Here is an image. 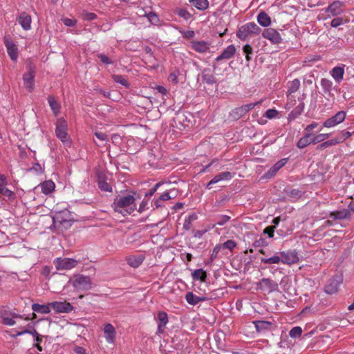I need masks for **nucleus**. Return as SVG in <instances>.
Wrapping results in <instances>:
<instances>
[{"label":"nucleus","mask_w":354,"mask_h":354,"mask_svg":"<svg viewBox=\"0 0 354 354\" xmlns=\"http://www.w3.org/2000/svg\"><path fill=\"white\" fill-rule=\"evenodd\" d=\"M104 337L107 343L113 344L116 339V330L114 326L109 324H105L103 327Z\"/></svg>","instance_id":"nucleus-13"},{"label":"nucleus","mask_w":354,"mask_h":354,"mask_svg":"<svg viewBox=\"0 0 354 354\" xmlns=\"http://www.w3.org/2000/svg\"><path fill=\"white\" fill-rule=\"evenodd\" d=\"M260 103H261V102L259 101L256 103H249V104L243 105L242 106L236 109V111H237V113H239L240 114V115H243L245 114L246 113H248V111H250V110H252V109H254L256 105H257Z\"/></svg>","instance_id":"nucleus-32"},{"label":"nucleus","mask_w":354,"mask_h":354,"mask_svg":"<svg viewBox=\"0 0 354 354\" xmlns=\"http://www.w3.org/2000/svg\"><path fill=\"white\" fill-rule=\"evenodd\" d=\"M49 106L55 115H57L60 111V105L53 96L48 97Z\"/></svg>","instance_id":"nucleus-31"},{"label":"nucleus","mask_w":354,"mask_h":354,"mask_svg":"<svg viewBox=\"0 0 354 354\" xmlns=\"http://www.w3.org/2000/svg\"><path fill=\"white\" fill-rule=\"evenodd\" d=\"M274 227H275L274 226H269V227H266L264 230V233L268 234V235L270 238L272 237L274 235Z\"/></svg>","instance_id":"nucleus-59"},{"label":"nucleus","mask_w":354,"mask_h":354,"mask_svg":"<svg viewBox=\"0 0 354 354\" xmlns=\"http://www.w3.org/2000/svg\"><path fill=\"white\" fill-rule=\"evenodd\" d=\"M342 283L341 275H337L331 279L325 286V292L327 294H334L337 292L339 285Z\"/></svg>","instance_id":"nucleus-14"},{"label":"nucleus","mask_w":354,"mask_h":354,"mask_svg":"<svg viewBox=\"0 0 354 354\" xmlns=\"http://www.w3.org/2000/svg\"><path fill=\"white\" fill-rule=\"evenodd\" d=\"M69 283L77 290H86L91 288V281L88 277L77 274L70 279Z\"/></svg>","instance_id":"nucleus-3"},{"label":"nucleus","mask_w":354,"mask_h":354,"mask_svg":"<svg viewBox=\"0 0 354 354\" xmlns=\"http://www.w3.org/2000/svg\"><path fill=\"white\" fill-rule=\"evenodd\" d=\"M278 114L279 111L277 110L274 109H270L266 111L264 116L268 119H273L276 118L278 116Z\"/></svg>","instance_id":"nucleus-45"},{"label":"nucleus","mask_w":354,"mask_h":354,"mask_svg":"<svg viewBox=\"0 0 354 354\" xmlns=\"http://www.w3.org/2000/svg\"><path fill=\"white\" fill-rule=\"evenodd\" d=\"M257 331L261 332L264 330L270 329L271 323L266 321H257L254 322Z\"/></svg>","instance_id":"nucleus-36"},{"label":"nucleus","mask_w":354,"mask_h":354,"mask_svg":"<svg viewBox=\"0 0 354 354\" xmlns=\"http://www.w3.org/2000/svg\"><path fill=\"white\" fill-rule=\"evenodd\" d=\"M236 246V243L233 240H228L223 244V247L227 248L230 250H233Z\"/></svg>","instance_id":"nucleus-51"},{"label":"nucleus","mask_w":354,"mask_h":354,"mask_svg":"<svg viewBox=\"0 0 354 354\" xmlns=\"http://www.w3.org/2000/svg\"><path fill=\"white\" fill-rule=\"evenodd\" d=\"M112 77H113V80L114 82H115L118 84H120L121 85H122L125 87H129V84L128 81L122 75H113Z\"/></svg>","instance_id":"nucleus-41"},{"label":"nucleus","mask_w":354,"mask_h":354,"mask_svg":"<svg viewBox=\"0 0 354 354\" xmlns=\"http://www.w3.org/2000/svg\"><path fill=\"white\" fill-rule=\"evenodd\" d=\"M302 328L300 326L293 327L289 332V335L292 338H297L301 336Z\"/></svg>","instance_id":"nucleus-42"},{"label":"nucleus","mask_w":354,"mask_h":354,"mask_svg":"<svg viewBox=\"0 0 354 354\" xmlns=\"http://www.w3.org/2000/svg\"><path fill=\"white\" fill-rule=\"evenodd\" d=\"M233 177V174L230 171H224L215 176L207 184V187L210 189V185L223 180H229Z\"/></svg>","instance_id":"nucleus-19"},{"label":"nucleus","mask_w":354,"mask_h":354,"mask_svg":"<svg viewBox=\"0 0 354 354\" xmlns=\"http://www.w3.org/2000/svg\"><path fill=\"white\" fill-rule=\"evenodd\" d=\"M313 143L312 133H305V135L297 142V146L299 149H303Z\"/></svg>","instance_id":"nucleus-27"},{"label":"nucleus","mask_w":354,"mask_h":354,"mask_svg":"<svg viewBox=\"0 0 354 354\" xmlns=\"http://www.w3.org/2000/svg\"><path fill=\"white\" fill-rule=\"evenodd\" d=\"M185 299L189 304L194 306L200 301H205L206 297H198L195 295L193 292H188L185 295Z\"/></svg>","instance_id":"nucleus-25"},{"label":"nucleus","mask_w":354,"mask_h":354,"mask_svg":"<svg viewBox=\"0 0 354 354\" xmlns=\"http://www.w3.org/2000/svg\"><path fill=\"white\" fill-rule=\"evenodd\" d=\"M135 201L133 195L118 196L114 199L112 207L115 212L123 216L129 215L136 209Z\"/></svg>","instance_id":"nucleus-1"},{"label":"nucleus","mask_w":354,"mask_h":354,"mask_svg":"<svg viewBox=\"0 0 354 354\" xmlns=\"http://www.w3.org/2000/svg\"><path fill=\"white\" fill-rule=\"evenodd\" d=\"M197 219V215L196 214H190L188 217L185 219L183 223V228L185 230H189L191 229L192 222Z\"/></svg>","instance_id":"nucleus-37"},{"label":"nucleus","mask_w":354,"mask_h":354,"mask_svg":"<svg viewBox=\"0 0 354 354\" xmlns=\"http://www.w3.org/2000/svg\"><path fill=\"white\" fill-rule=\"evenodd\" d=\"M339 143H340V142H339V140L337 139V137L335 138H333V139H331L330 140L324 142V143H322L320 145V147H327L335 145H337V144H339Z\"/></svg>","instance_id":"nucleus-49"},{"label":"nucleus","mask_w":354,"mask_h":354,"mask_svg":"<svg viewBox=\"0 0 354 354\" xmlns=\"http://www.w3.org/2000/svg\"><path fill=\"white\" fill-rule=\"evenodd\" d=\"M300 87V81L295 79L288 83V95L295 93Z\"/></svg>","instance_id":"nucleus-35"},{"label":"nucleus","mask_w":354,"mask_h":354,"mask_svg":"<svg viewBox=\"0 0 354 354\" xmlns=\"http://www.w3.org/2000/svg\"><path fill=\"white\" fill-rule=\"evenodd\" d=\"M259 32L260 28L256 24H245L239 28L236 35L239 39L245 40L248 37L259 34Z\"/></svg>","instance_id":"nucleus-6"},{"label":"nucleus","mask_w":354,"mask_h":354,"mask_svg":"<svg viewBox=\"0 0 354 354\" xmlns=\"http://www.w3.org/2000/svg\"><path fill=\"white\" fill-rule=\"evenodd\" d=\"M351 133L348 131H343L342 133L337 137V139L339 140V142H344L345 140L351 136Z\"/></svg>","instance_id":"nucleus-54"},{"label":"nucleus","mask_w":354,"mask_h":354,"mask_svg":"<svg viewBox=\"0 0 354 354\" xmlns=\"http://www.w3.org/2000/svg\"><path fill=\"white\" fill-rule=\"evenodd\" d=\"M346 113L345 111H341L337 112L335 115L327 119L324 123L323 127L326 128H332L342 123L346 118Z\"/></svg>","instance_id":"nucleus-11"},{"label":"nucleus","mask_w":354,"mask_h":354,"mask_svg":"<svg viewBox=\"0 0 354 354\" xmlns=\"http://www.w3.org/2000/svg\"><path fill=\"white\" fill-rule=\"evenodd\" d=\"M259 288L269 292L278 290V283L270 279L263 278L259 281Z\"/></svg>","instance_id":"nucleus-16"},{"label":"nucleus","mask_w":354,"mask_h":354,"mask_svg":"<svg viewBox=\"0 0 354 354\" xmlns=\"http://www.w3.org/2000/svg\"><path fill=\"white\" fill-rule=\"evenodd\" d=\"M192 48L198 53H205L209 50V44L207 42L201 41H193Z\"/></svg>","instance_id":"nucleus-24"},{"label":"nucleus","mask_w":354,"mask_h":354,"mask_svg":"<svg viewBox=\"0 0 354 354\" xmlns=\"http://www.w3.org/2000/svg\"><path fill=\"white\" fill-rule=\"evenodd\" d=\"M177 196V192L175 189H171L169 192L163 193L160 196V200L167 201L174 198Z\"/></svg>","instance_id":"nucleus-38"},{"label":"nucleus","mask_w":354,"mask_h":354,"mask_svg":"<svg viewBox=\"0 0 354 354\" xmlns=\"http://www.w3.org/2000/svg\"><path fill=\"white\" fill-rule=\"evenodd\" d=\"M77 261L71 258H57L54 260V265L57 270H70L73 268Z\"/></svg>","instance_id":"nucleus-10"},{"label":"nucleus","mask_w":354,"mask_h":354,"mask_svg":"<svg viewBox=\"0 0 354 354\" xmlns=\"http://www.w3.org/2000/svg\"><path fill=\"white\" fill-rule=\"evenodd\" d=\"M24 334H30L35 338L39 336L38 333L35 329H32V330L25 329L24 330L19 331L17 333L16 336H20V335H22Z\"/></svg>","instance_id":"nucleus-48"},{"label":"nucleus","mask_w":354,"mask_h":354,"mask_svg":"<svg viewBox=\"0 0 354 354\" xmlns=\"http://www.w3.org/2000/svg\"><path fill=\"white\" fill-rule=\"evenodd\" d=\"M147 18L150 22H152L153 21H157L158 19V16L153 12H149L147 15Z\"/></svg>","instance_id":"nucleus-63"},{"label":"nucleus","mask_w":354,"mask_h":354,"mask_svg":"<svg viewBox=\"0 0 354 354\" xmlns=\"http://www.w3.org/2000/svg\"><path fill=\"white\" fill-rule=\"evenodd\" d=\"M0 194L12 200L14 199L15 196V194L13 192L8 189L6 186L3 187V185L0 186Z\"/></svg>","instance_id":"nucleus-39"},{"label":"nucleus","mask_w":354,"mask_h":354,"mask_svg":"<svg viewBox=\"0 0 354 354\" xmlns=\"http://www.w3.org/2000/svg\"><path fill=\"white\" fill-rule=\"evenodd\" d=\"M349 214H350V213H349L348 210H347V209H343L341 211L334 212H332L330 215V218H331L332 220H330V219L327 220L324 223H327L328 225H333V221H335L337 220H342L344 218H346L349 216Z\"/></svg>","instance_id":"nucleus-18"},{"label":"nucleus","mask_w":354,"mask_h":354,"mask_svg":"<svg viewBox=\"0 0 354 354\" xmlns=\"http://www.w3.org/2000/svg\"><path fill=\"white\" fill-rule=\"evenodd\" d=\"M158 319L159 321V324L162 325L166 326L168 322L167 315L165 312H160L158 314Z\"/></svg>","instance_id":"nucleus-47"},{"label":"nucleus","mask_w":354,"mask_h":354,"mask_svg":"<svg viewBox=\"0 0 354 354\" xmlns=\"http://www.w3.org/2000/svg\"><path fill=\"white\" fill-rule=\"evenodd\" d=\"M230 220V217L227 216H223L216 223L218 225H223Z\"/></svg>","instance_id":"nucleus-61"},{"label":"nucleus","mask_w":354,"mask_h":354,"mask_svg":"<svg viewBox=\"0 0 354 354\" xmlns=\"http://www.w3.org/2000/svg\"><path fill=\"white\" fill-rule=\"evenodd\" d=\"M0 317L2 318V322L3 324L10 326H14L15 324H17V322L15 320L16 319L21 318V317L18 315H14L12 317H8L1 312H0Z\"/></svg>","instance_id":"nucleus-28"},{"label":"nucleus","mask_w":354,"mask_h":354,"mask_svg":"<svg viewBox=\"0 0 354 354\" xmlns=\"http://www.w3.org/2000/svg\"><path fill=\"white\" fill-rule=\"evenodd\" d=\"M288 162V158H283L275 163L266 174V178H271L274 176L276 173L283 167Z\"/></svg>","instance_id":"nucleus-23"},{"label":"nucleus","mask_w":354,"mask_h":354,"mask_svg":"<svg viewBox=\"0 0 354 354\" xmlns=\"http://www.w3.org/2000/svg\"><path fill=\"white\" fill-rule=\"evenodd\" d=\"M148 204L149 201L144 199L139 205L138 212L140 213L145 212L147 209H148Z\"/></svg>","instance_id":"nucleus-52"},{"label":"nucleus","mask_w":354,"mask_h":354,"mask_svg":"<svg viewBox=\"0 0 354 354\" xmlns=\"http://www.w3.org/2000/svg\"><path fill=\"white\" fill-rule=\"evenodd\" d=\"M144 260L142 255H133L127 258L128 264L133 268H138Z\"/></svg>","instance_id":"nucleus-30"},{"label":"nucleus","mask_w":354,"mask_h":354,"mask_svg":"<svg viewBox=\"0 0 354 354\" xmlns=\"http://www.w3.org/2000/svg\"><path fill=\"white\" fill-rule=\"evenodd\" d=\"M95 136L96 138L100 140V141L105 142L108 140V137L106 134L102 133V132H95Z\"/></svg>","instance_id":"nucleus-56"},{"label":"nucleus","mask_w":354,"mask_h":354,"mask_svg":"<svg viewBox=\"0 0 354 354\" xmlns=\"http://www.w3.org/2000/svg\"><path fill=\"white\" fill-rule=\"evenodd\" d=\"M97 57L100 58V61L105 64H112L111 59L104 54H99Z\"/></svg>","instance_id":"nucleus-53"},{"label":"nucleus","mask_w":354,"mask_h":354,"mask_svg":"<svg viewBox=\"0 0 354 354\" xmlns=\"http://www.w3.org/2000/svg\"><path fill=\"white\" fill-rule=\"evenodd\" d=\"M192 278L194 280H199L201 281H204L207 274L205 270L203 269H196L194 270V272L192 274Z\"/></svg>","instance_id":"nucleus-33"},{"label":"nucleus","mask_w":354,"mask_h":354,"mask_svg":"<svg viewBox=\"0 0 354 354\" xmlns=\"http://www.w3.org/2000/svg\"><path fill=\"white\" fill-rule=\"evenodd\" d=\"M261 262L266 264H279L282 263L281 252L275 253L273 256L268 258H261Z\"/></svg>","instance_id":"nucleus-29"},{"label":"nucleus","mask_w":354,"mask_h":354,"mask_svg":"<svg viewBox=\"0 0 354 354\" xmlns=\"http://www.w3.org/2000/svg\"><path fill=\"white\" fill-rule=\"evenodd\" d=\"M73 220L72 215L67 209L57 212L53 216L55 225L60 224L64 227H70L72 225Z\"/></svg>","instance_id":"nucleus-5"},{"label":"nucleus","mask_w":354,"mask_h":354,"mask_svg":"<svg viewBox=\"0 0 354 354\" xmlns=\"http://www.w3.org/2000/svg\"><path fill=\"white\" fill-rule=\"evenodd\" d=\"M236 49L234 45L227 46L222 52V53L216 58L217 62L222 59H228L232 58L235 53Z\"/></svg>","instance_id":"nucleus-21"},{"label":"nucleus","mask_w":354,"mask_h":354,"mask_svg":"<svg viewBox=\"0 0 354 354\" xmlns=\"http://www.w3.org/2000/svg\"><path fill=\"white\" fill-rule=\"evenodd\" d=\"M344 67L345 66L342 64L333 68L330 71V75L337 84H340L344 80Z\"/></svg>","instance_id":"nucleus-17"},{"label":"nucleus","mask_w":354,"mask_h":354,"mask_svg":"<svg viewBox=\"0 0 354 354\" xmlns=\"http://www.w3.org/2000/svg\"><path fill=\"white\" fill-rule=\"evenodd\" d=\"M26 69L27 71L23 75L24 84L28 91H32L35 85V66L29 64L27 65Z\"/></svg>","instance_id":"nucleus-8"},{"label":"nucleus","mask_w":354,"mask_h":354,"mask_svg":"<svg viewBox=\"0 0 354 354\" xmlns=\"http://www.w3.org/2000/svg\"><path fill=\"white\" fill-rule=\"evenodd\" d=\"M19 22H31V17L26 12H22L19 17Z\"/></svg>","instance_id":"nucleus-50"},{"label":"nucleus","mask_w":354,"mask_h":354,"mask_svg":"<svg viewBox=\"0 0 354 354\" xmlns=\"http://www.w3.org/2000/svg\"><path fill=\"white\" fill-rule=\"evenodd\" d=\"M68 124L65 120L59 118L56 123L55 133L57 137L64 144L70 142L69 136L67 133Z\"/></svg>","instance_id":"nucleus-7"},{"label":"nucleus","mask_w":354,"mask_h":354,"mask_svg":"<svg viewBox=\"0 0 354 354\" xmlns=\"http://www.w3.org/2000/svg\"><path fill=\"white\" fill-rule=\"evenodd\" d=\"M178 72H174V73H171L169 76V81L174 83V84H177L178 82Z\"/></svg>","instance_id":"nucleus-55"},{"label":"nucleus","mask_w":354,"mask_h":354,"mask_svg":"<svg viewBox=\"0 0 354 354\" xmlns=\"http://www.w3.org/2000/svg\"><path fill=\"white\" fill-rule=\"evenodd\" d=\"M282 263L292 265L298 263L299 257L295 251L281 252Z\"/></svg>","instance_id":"nucleus-15"},{"label":"nucleus","mask_w":354,"mask_h":354,"mask_svg":"<svg viewBox=\"0 0 354 354\" xmlns=\"http://www.w3.org/2000/svg\"><path fill=\"white\" fill-rule=\"evenodd\" d=\"M175 13L185 20H188L191 17V15L187 12V10L183 8L176 9Z\"/></svg>","instance_id":"nucleus-43"},{"label":"nucleus","mask_w":354,"mask_h":354,"mask_svg":"<svg viewBox=\"0 0 354 354\" xmlns=\"http://www.w3.org/2000/svg\"><path fill=\"white\" fill-rule=\"evenodd\" d=\"M329 136H330L329 133H320V134L317 135V136H314L312 133L313 143V144H317V143L323 142L324 140H325L326 139L329 138Z\"/></svg>","instance_id":"nucleus-40"},{"label":"nucleus","mask_w":354,"mask_h":354,"mask_svg":"<svg viewBox=\"0 0 354 354\" xmlns=\"http://www.w3.org/2000/svg\"><path fill=\"white\" fill-rule=\"evenodd\" d=\"M50 305L49 303L48 304H33L32 305V310L35 313H40V314H48L50 313Z\"/></svg>","instance_id":"nucleus-26"},{"label":"nucleus","mask_w":354,"mask_h":354,"mask_svg":"<svg viewBox=\"0 0 354 354\" xmlns=\"http://www.w3.org/2000/svg\"><path fill=\"white\" fill-rule=\"evenodd\" d=\"M39 187L41 188L43 194L47 195L52 193L55 190V184L53 180H48L41 183L38 186L35 187V189H37Z\"/></svg>","instance_id":"nucleus-22"},{"label":"nucleus","mask_w":354,"mask_h":354,"mask_svg":"<svg viewBox=\"0 0 354 354\" xmlns=\"http://www.w3.org/2000/svg\"><path fill=\"white\" fill-rule=\"evenodd\" d=\"M74 352L75 354H86V350L81 346H75Z\"/></svg>","instance_id":"nucleus-64"},{"label":"nucleus","mask_w":354,"mask_h":354,"mask_svg":"<svg viewBox=\"0 0 354 354\" xmlns=\"http://www.w3.org/2000/svg\"><path fill=\"white\" fill-rule=\"evenodd\" d=\"M343 3L339 1H335L326 9L322 10L318 16L317 19L319 21L327 20L331 16H337L339 15L343 9Z\"/></svg>","instance_id":"nucleus-2"},{"label":"nucleus","mask_w":354,"mask_h":354,"mask_svg":"<svg viewBox=\"0 0 354 354\" xmlns=\"http://www.w3.org/2000/svg\"><path fill=\"white\" fill-rule=\"evenodd\" d=\"M258 22H271L270 17L263 11H261L257 16Z\"/></svg>","instance_id":"nucleus-46"},{"label":"nucleus","mask_w":354,"mask_h":354,"mask_svg":"<svg viewBox=\"0 0 354 354\" xmlns=\"http://www.w3.org/2000/svg\"><path fill=\"white\" fill-rule=\"evenodd\" d=\"M320 85L323 91V94L327 100L334 99L335 94L339 92L338 85H334L333 82L326 78H322Z\"/></svg>","instance_id":"nucleus-4"},{"label":"nucleus","mask_w":354,"mask_h":354,"mask_svg":"<svg viewBox=\"0 0 354 354\" xmlns=\"http://www.w3.org/2000/svg\"><path fill=\"white\" fill-rule=\"evenodd\" d=\"M243 51L245 54H252L253 52L252 48L249 45L246 44L243 47Z\"/></svg>","instance_id":"nucleus-62"},{"label":"nucleus","mask_w":354,"mask_h":354,"mask_svg":"<svg viewBox=\"0 0 354 354\" xmlns=\"http://www.w3.org/2000/svg\"><path fill=\"white\" fill-rule=\"evenodd\" d=\"M97 19V15L93 12H82L81 19L83 21H93Z\"/></svg>","instance_id":"nucleus-44"},{"label":"nucleus","mask_w":354,"mask_h":354,"mask_svg":"<svg viewBox=\"0 0 354 354\" xmlns=\"http://www.w3.org/2000/svg\"><path fill=\"white\" fill-rule=\"evenodd\" d=\"M263 36L274 44H278L281 41V37L278 32L272 28L264 30L262 33Z\"/></svg>","instance_id":"nucleus-20"},{"label":"nucleus","mask_w":354,"mask_h":354,"mask_svg":"<svg viewBox=\"0 0 354 354\" xmlns=\"http://www.w3.org/2000/svg\"><path fill=\"white\" fill-rule=\"evenodd\" d=\"M189 3L199 10H205L209 6L207 0H189Z\"/></svg>","instance_id":"nucleus-34"},{"label":"nucleus","mask_w":354,"mask_h":354,"mask_svg":"<svg viewBox=\"0 0 354 354\" xmlns=\"http://www.w3.org/2000/svg\"><path fill=\"white\" fill-rule=\"evenodd\" d=\"M3 41L10 58L13 62H16L18 59L19 53L17 44L13 41L9 35L5 36Z\"/></svg>","instance_id":"nucleus-9"},{"label":"nucleus","mask_w":354,"mask_h":354,"mask_svg":"<svg viewBox=\"0 0 354 354\" xmlns=\"http://www.w3.org/2000/svg\"><path fill=\"white\" fill-rule=\"evenodd\" d=\"M99 187L102 189V190H104V191H106V192H111V187L109 186V184H107L105 182H100L99 183Z\"/></svg>","instance_id":"nucleus-57"},{"label":"nucleus","mask_w":354,"mask_h":354,"mask_svg":"<svg viewBox=\"0 0 354 354\" xmlns=\"http://www.w3.org/2000/svg\"><path fill=\"white\" fill-rule=\"evenodd\" d=\"M318 126V123L317 122H313V123L308 124L306 128H305V131L306 133H310V131L317 128Z\"/></svg>","instance_id":"nucleus-60"},{"label":"nucleus","mask_w":354,"mask_h":354,"mask_svg":"<svg viewBox=\"0 0 354 354\" xmlns=\"http://www.w3.org/2000/svg\"><path fill=\"white\" fill-rule=\"evenodd\" d=\"M49 305L56 313H68L73 309V306L66 301H53L49 303Z\"/></svg>","instance_id":"nucleus-12"},{"label":"nucleus","mask_w":354,"mask_h":354,"mask_svg":"<svg viewBox=\"0 0 354 354\" xmlns=\"http://www.w3.org/2000/svg\"><path fill=\"white\" fill-rule=\"evenodd\" d=\"M207 231L208 229L203 230H196L194 232V236L195 238L201 239Z\"/></svg>","instance_id":"nucleus-58"}]
</instances>
